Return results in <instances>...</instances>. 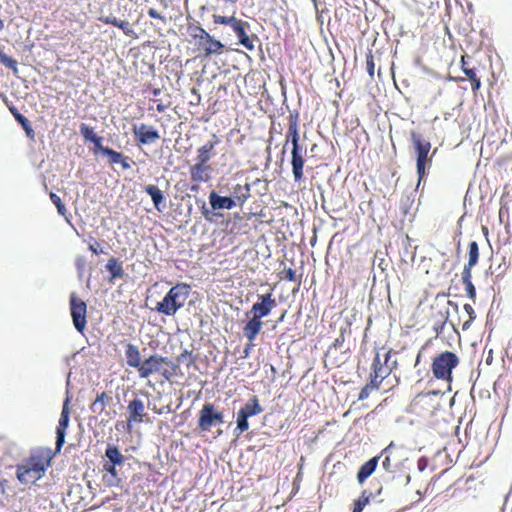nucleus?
Wrapping results in <instances>:
<instances>
[{
    "mask_svg": "<svg viewBox=\"0 0 512 512\" xmlns=\"http://www.w3.org/2000/svg\"><path fill=\"white\" fill-rule=\"evenodd\" d=\"M179 366L168 357L152 354L144 360L140 378H148L153 374L160 375L165 381H170L178 374Z\"/></svg>",
    "mask_w": 512,
    "mask_h": 512,
    "instance_id": "3",
    "label": "nucleus"
},
{
    "mask_svg": "<svg viewBox=\"0 0 512 512\" xmlns=\"http://www.w3.org/2000/svg\"><path fill=\"white\" fill-rule=\"evenodd\" d=\"M169 107V105L163 104L162 102H159L156 106V110L159 113H163L166 111V109Z\"/></svg>",
    "mask_w": 512,
    "mask_h": 512,
    "instance_id": "57",
    "label": "nucleus"
},
{
    "mask_svg": "<svg viewBox=\"0 0 512 512\" xmlns=\"http://www.w3.org/2000/svg\"><path fill=\"white\" fill-rule=\"evenodd\" d=\"M99 247H100V244H99V242H98V241H96V240H94V242H93V243L89 244V250H90L92 253L96 254V255H98V254H100V253H103V251H102L101 249H99Z\"/></svg>",
    "mask_w": 512,
    "mask_h": 512,
    "instance_id": "50",
    "label": "nucleus"
},
{
    "mask_svg": "<svg viewBox=\"0 0 512 512\" xmlns=\"http://www.w3.org/2000/svg\"><path fill=\"white\" fill-rule=\"evenodd\" d=\"M289 126L286 133V144L291 142L292 148L301 147L299 143V114L298 112L290 113L289 115Z\"/></svg>",
    "mask_w": 512,
    "mask_h": 512,
    "instance_id": "21",
    "label": "nucleus"
},
{
    "mask_svg": "<svg viewBox=\"0 0 512 512\" xmlns=\"http://www.w3.org/2000/svg\"><path fill=\"white\" fill-rule=\"evenodd\" d=\"M80 132L85 140L92 142L100 150V147H102V137L98 136L92 127L83 123L80 126Z\"/></svg>",
    "mask_w": 512,
    "mask_h": 512,
    "instance_id": "31",
    "label": "nucleus"
},
{
    "mask_svg": "<svg viewBox=\"0 0 512 512\" xmlns=\"http://www.w3.org/2000/svg\"><path fill=\"white\" fill-rule=\"evenodd\" d=\"M349 332L350 333V328L347 326V327H342L340 329V335L334 340V342L329 346L328 350H327V353H326V356H329L330 354L334 353L335 351H337L338 349H340L344 342H345V334Z\"/></svg>",
    "mask_w": 512,
    "mask_h": 512,
    "instance_id": "37",
    "label": "nucleus"
},
{
    "mask_svg": "<svg viewBox=\"0 0 512 512\" xmlns=\"http://www.w3.org/2000/svg\"><path fill=\"white\" fill-rule=\"evenodd\" d=\"M117 466L114 464L106 463L103 464V471L107 473V475L103 476L104 483L109 487H118L121 484V478L119 477V473L117 471Z\"/></svg>",
    "mask_w": 512,
    "mask_h": 512,
    "instance_id": "26",
    "label": "nucleus"
},
{
    "mask_svg": "<svg viewBox=\"0 0 512 512\" xmlns=\"http://www.w3.org/2000/svg\"><path fill=\"white\" fill-rule=\"evenodd\" d=\"M152 93L156 97V96H158L161 93V89L160 88H153L152 89Z\"/></svg>",
    "mask_w": 512,
    "mask_h": 512,
    "instance_id": "59",
    "label": "nucleus"
},
{
    "mask_svg": "<svg viewBox=\"0 0 512 512\" xmlns=\"http://www.w3.org/2000/svg\"><path fill=\"white\" fill-rule=\"evenodd\" d=\"M132 133L138 145H148L160 139L159 132L151 125L141 123L133 125Z\"/></svg>",
    "mask_w": 512,
    "mask_h": 512,
    "instance_id": "13",
    "label": "nucleus"
},
{
    "mask_svg": "<svg viewBox=\"0 0 512 512\" xmlns=\"http://www.w3.org/2000/svg\"><path fill=\"white\" fill-rule=\"evenodd\" d=\"M285 313H286V312H284V313L281 315V317L279 318L278 322H282V321L284 320Z\"/></svg>",
    "mask_w": 512,
    "mask_h": 512,
    "instance_id": "63",
    "label": "nucleus"
},
{
    "mask_svg": "<svg viewBox=\"0 0 512 512\" xmlns=\"http://www.w3.org/2000/svg\"><path fill=\"white\" fill-rule=\"evenodd\" d=\"M0 62L7 68L11 69L15 75L18 74V63L15 59L6 55L0 50Z\"/></svg>",
    "mask_w": 512,
    "mask_h": 512,
    "instance_id": "41",
    "label": "nucleus"
},
{
    "mask_svg": "<svg viewBox=\"0 0 512 512\" xmlns=\"http://www.w3.org/2000/svg\"><path fill=\"white\" fill-rule=\"evenodd\" d=\"M106 463L121 466L124 464L126 458L121 453L119 448L115 445L109 444L105 450Z\"/></svg>",
    "mask_w": 512,
    "mask_h": 512,
    "instance_id": "29",
    "label": "nucleus"
},
{
    "mask_svg": "<svg viewBox=\"0 0 512 512\" xmlns=\"http://www.w3.org/2000/svg\"><path fill=\"white\" fill-rule=\"evenodd\" d=\"M105 267L106 270L110 273L111 281L116 278H122L124 276V269L122 263L114 257L108 259Z\"/></svg>",
    "mask_w": 512,
    "mask_h": 512,
    "instance_id": "30",
    "label": "nucleus"
},
{
    "mask_svg": "<svg viewBox=\"0 0 512 512\" xmlns=\"http://www.w3.org/2000/svg\"><path fill=\"white\" fill-rule=\"evenodd\" d=\"M410 139L416 154V168L418 174V185L426 175V166L432 162V157L437 149L434 150L432 155L429 156L431 150V143L425 139L422 134L416 131L410 132Z\"/></svg>",
    "mask_w": 512,
    "mask_h": 512,
    "instance_id": "5",
    "label": "nucleus"
},
{
    "mask_svg": "<svg viewBox=\"0 0 512 512\" xmlns=\"http://www.w3.org/2000/svg\"><path fill=\"white\" fill-rule=\"evenodd\" d=\"M125 358L127 365L137 369L138 374H140L144 366V361L141 360L139 347L132 343H128L125 347Z\"/></svg>",
    "mask_w": 512,
    "mask_h": 512,
    "instance_id": "22",
    "label": "nucleus"
},
{
    "mask_svg": "<svg viewBox=\"0 0 512 512\" xmlns=\"http://www.w3.org/2000/svg\"><path fill=\"white\" fill-rule=\"evenodd\" d=\"M56 208H57L58 213L61 216L65 217L66 220H68V216H70V214L67 212L65 205L63 203H61L60 205H57Z\"/></svg>",
    "mask_w": 512,
    "mask_h": 512,
    "instance_id": "52",
    "label": "nucleus"
},
{
    "mask_svg": "<svg viewBox=\"0 0 512 512\" xmlns=\"http://www.w3.org/2000/svg\"><path fill=\"white\" fill-rule=\"evenodd\" d=\"M127 411L128 426L144 422L145 417L147 416L144 402L139 398H134L128 402Z\"/></svg>",
    "mask_w": 512,
    "mask_h": 512,
    "instance_id": "14",
    "label": "nucleus"
},
{
    "mask_svg": "<svg viewBox=\"0 0 512 512\" xmlns=\"http://www.w3.org/2000/svg\"><path fill=\"white\" fill-rule=\"evenodd\" d=\"M380 386L376 383H373V380L369 378V382L361 389L358 399L364 400L369 397L372 390L379 389Z\"/></svg>",
    "mask_w": 512,
    "mask_h": 512,
    "instance_id": "45",
    "label": "nucleus"
},
{
    "mask_svg": "<svg viewBox=\"0 0 512 512\" xmlns=\"http://www.w3.org/2000/svg\"><path fill=\"white\" fill-rule=\"evenodd\" d=\"M98 20L104 24L112 25L121 29L128 37L137 38V34L133 29V26L128 21L120 20L113 15L100 16Z\"/></svg>",
    "mask_w": 512,
    "mask_h": 512,
    "instance_id": "23",
    "label": "nucleus"
},
{
    "mask_svg": "<svg viewBox=\"0 0 512 512\" xmlns=\"http://www.w3.org/2000/svg\"><path fill=\"white\" fill-rule=\"evenodd\" d=\"M462 282L465 286V291H466L467 297H469L472 300H475L476 299V288H475L474 284L472 283V271L463 269Z\"/></svg>",
    "mask_w": 512,
    "mask_h": 512,
    "instance_id": "33",
    "label": "nucleus"
},
{
    "mask_svg": "<svg viewBox=\"0 0 512 512\" xmlns=\"http://www.w3.org/2000/svg\"><path fill=\"white\" fill-rule=\"evenodd\" d=\"M190 286L186 283H177L173 286L162 301L157 303L155 310L166 316H173L184 307L189 297Z\"/></svg>",
    "mask_w": 512,
    "mask_h": 512,
    "instance_id": "4",
    "label": "nucleus"
},
{
    "mask_svg": "<svg viewBox=\"0 0 512 512\" xmlns=\"http://www.w3.org/2000/svg\"><path fill=\"white\" fill-rule=\"evenodd\" d=\"M113 403V398L108 392H101L96 396V399L91 404V410L94 413L102 414L105 412L107 406Z\"/></svg>",
    "mask_w": 512,
    "mask_h": 512,
    "instance_id": "28",
    "label": "nucleus"
},
{
    "mask_svg": "<svg viewBox=\"0 0 512 512\" xmlns=\"http://www.w3.org/2000/svg\"><path fill=\"white\" fill-rule=\"evenodd\" d=\"M394 353L392 349L385 350L383 355L379 351L376 353L369 376L373 383L381 386V383L397 368V361H391V356Z\"/></svg>",
    "mask_w": 512,
    "mask_h": 512,
    "instance_id": "7",
    "label": "nucleus"
},
{
    "mask_svg": "<svg viewBox=\"0 0 512 512\" xmlns=\"http://www.w3.org/2000/svg\"><path fill=\"white\" fill-rule=\"evenodd\" d=\"M195 45L197 50L200 52V55L204 58H209L212 55H220L225 49L224 44L220 40L215 39L209 33L205 34L202 39L195 43Z\"/></svg>",
    "mask_w": 512,
    "mask_h": 512,
    "instance_id": "12",
    "label": "nucleus"
},
{
    "mask_svg": "<svg viewBox=\"0 0 512 512\" xmlns=\"http://www.w3.org/2000/svg\"><path fill=\"white\" fill-rule=\"evenodd\" d=\"M144 191L151 197L157 210H160V204L164 202L163 192L155 185H147Z\"/></svg>",
    "mask_w": 512,
    "mask_h": 512,
    "instance_id": "32",
    "label": "nucleus"
},
{
    "mask_svg": "<svg viewBox=\"0 0 512 512\" xmlns=\"http://www.w3.org/2000/svg\"><path fill=\"white\" fill-rule=\"evenodd\" d=\"M479 247L476 241L469 243L468 263L464 266V270L472 271V268L478 263Z\"/></svg>",
    "mask_w": 512,
    "mask_h": 512,
    "instance_id": "34",
    "label": "nucleus"
},
{
    "mask_svg": "<svg viewBox=\"0 0 512 512\" xmlns=\"http://www.w3.org/2000/svg\"><path fill=\"white\" fill-rule=\"evenodd\" d=\"M215 24L229 25L231 28L238 21L235 16H222L219 14L212 15Z\"/></svg>",
    "mask_w": 512,
    "mask_h": 512,
    "instance_id": "44",
    "label": "nucleus"
},
{
    "mask_svg": "<svg viewBox=\"0 0 512 512\" xmlns=\"http://www.w3.org/2000/svg\"><path fill=\"white\" fill-rule=\"evenodd\" d=\"M255 339L256 338H253L252 340H248L249 343L244 348V351H243L244 355H243V357H248L249 356L250 351H251V349L254 346Z\"/></svg>",
    "mask_w": 512,
    "mask_h": 512,
    "instance_id": "53",
    "label": "nucleus"
},
{
    "mask_svg": "<svg viewBox=\"0 0 512 512\" xmlns=\"http://www.w3.org/2000/svg\"><path fill=\"white\" fill-rule=\"evenodd\" d=\"M263 411L256 396H253L237 413V429L240 433L249 429L248 418Z\"/></svg>",
    "mask_w": 512,
    "mask_h": 512,
    "instance_id": "11",
    "label": "nucleus"
},
{
    "mask_svg": "<svg viewBox=\"0 0 512 512\" xmlns=\"http://www.w3.org/2000/svg\"><path fill=\"white\" fill-rule=\"evenodd\" d=\"M249 28L250 25L247 21L238 19V21L233 25L232 30L236 34L239 43L243 45L247 50L253 51L255 45L253 39L247 34V30Z\"/></svg>",
    "mask_w": 512,
    "mask_h": 512,
    "instance_id": "20",
    "label": "nucleus"
},
{
    "mask_svg": "<svg viewBox=\"0 0 512 512\" xmlns=\"http://www.w3.org/2000/svg\"><path fill=\"white\" fill-rule=\"evenodd\" d=\"M448 304H449L450 306H453L455 310H458V305H457L456 303H454V302H452V301H448Z\"/></svg>",
    "mask_w": 512,
    "mask_h": 512,
    "instance_id": "60",
    "label": "nucleus"
},
{
    "mask_svg": "<svg viewBox=\"0 0 512 512\" xmlns=\"http://www.w3.org/2000/svg\"><path fill=\"white\" fill-rule=\"evenodd\" d=\"M212 167L211 165H203L194 163L189 168L190 179L196 185L192 186V190L198 189L199 183L208 182L211 179Z\"/></svg>",
    "mask_w": 512,
    "mask_h": 512,
    "instance_id": "18",
    "label": "nucleus"
},
{
    "mask_svg": "<svg viewBox=\"0 0 512 512\" xmlns=\"http://www.w3.org/2000/svg\"><path fill=\"white\" fill-rule=\"evenodd\" d=\"M188 32H189L190 37L195 41V43L198 40L202 39L204 37V35L208 33L200 25H189Z\"/></svg>",
    "mask_w": 512,
    "mask_h": 512,
    "instance_id": "42",
    "label": "nucleus"
},
{
    "mask_svg": "<svg viewBox=\"0 0 512 512\" xmlns=\"http://www.w3.org/2000/svg\"><path fill=\"white\" fill-rule=\"evenodd\" d=\"M441 407V395L438 391L418 394L411 403V411L420 417H430Z\"/></svg>",
    "mask_w": 512,
    "mask_h": 512,
    "instance_id": "8",
    "label": "nucleus"
},
{
    "mask_svg": "<svg viewBox=\"0 0 512 512\" xmlns=\"http://www.w3.org/2000/svg\"><path fill=\"white\" fill-rule=\"evenodd\" d=\"M276 305V299L271 292L258 295V301L246 312V316L249 317V320L243 327V333L248 340L257 337L264 324L262 318L268 316Z\"/></svg>",
    "mask_w": 512,
    "mask_h": 512,
    "instance_id": "2",
    "label": "nucleus"
},
{
    "mask_svg": "<svg viewBox=\"0 0 512 512\" xmlns=\"http://www.w3.org/2000/svg\"><path fill=\"white\" fill-rule=\"evenodd\" d=\"M70 314L75 329L83 334L87 325V305L74 292L70 295Z\"/></svg>",
    "mask_w": 512,
    "mask_h": 512,
    "instance_id": "10",
    "label": "nucleus"
},
{
    "mask_svg": "<svg viewBox=\"0 0 512 512\" xmlns=\"http://www.w3.org/2000/svg\"><path fill=\"white\" fill-rule=\"evenodd\" d=\"M461 68H462V71L465 73V69H471L468 65H467V62L465 60V57L462 56L461 58Z\"/></svg>",
    "mask_w": 512,
    "mask_h": 512,
    "instance_id": "58",
    "label": "nucleus"
},
{
    "mask_svg": "<svg viewBox=\"0 0 512 512\" xmlns=\"http://www.w3.org/2000/svg\"><path fill=\"white\" fill-rule=\"evenodd\" d=\"M465 316H460V320H462V330L467 331L470 329L473 321L476 318V313L472 305L464 304L463 306Z\"/></svg>",
    "mask_w": 512,
    "mask_h": 512,
    "instance_id": "35",
    "label": "nucleus"
},
{
    "mask_svg": "<svg viewBox=\"0 0 512 512\" xmlns=\"http://www.w3.org/2000/svg\"><path fill=\"white\" fill-rule=\"evenodd\" d=\"M209 203L213 210H231L236 207L235 201L230 196H220L215 191L210 192Z\"/></svg>",
    "mask_w": 512,
    "mask_h": 512,
    "instance_id": "25",
    "label": "nucleus"
},
{
    "mask_svg": "<svg viewBox=\"0 0 512 512\" xmlns=\"http://www.w3.org/2000/svg\"><path fill=\"white\" fill-rule=\"evenodd\" d=\"M420 357H421V353L419 352L418 355H417V358H416L415 365H417L420 362Z\"/></svg>",
    "mask_w": 512,
    "mask_h": 512,
    "instance_id": "62",
    "label": "nucleus"
},
{
    "mask_svg": "<svg viewBox=\"0 0 512 512\" xmlns=\"http://www.w3.org/2000/svg\"><path fill=\"white\" fill-rule=\"evenodd\" d=\"M129 160V157L122 155V160H120L119 164L122 166L123 169L130 168Z\"/></svg>",
    "mask_w": 512,
    "mask_h": 512,
    "instance_id": "55",
    "label": "nucleus"
},
{
    "mask_svg": "<svg viewBox=\"0 0 512 512\" xmlns=\"http://www.w3.org/2000/svg\"><path fill=\"white\" fill-rule=\"evenodd\" d=\"M464 74L471 81L472 91L476 93L481 87L480 77H478L476 70L474 68L465 69Z\"/></svg>",
    "mask_w": 512,
    "mask_h": 512,
    "instance_id": "39",
    "label": "nucleus"
},
{
    "mask_svg": "<svg viewBox=\"0 0 512 512\" xmlns=\"http://www.w3.org/2000/svg\"><path fill=\"white\" fill-rule=\"evenodd\" d=\"M371 492L364 490L358 499L354 501L352 512H362L365 506L370 502Z\"/></svg>",
    "mask_w": 512,
    "mask_h": 512,
    "instance_id": "38",
    "label": "nucleus"
},
{
    "mask_svg": "<svg viewBox=\"0 0 512 512\" xmlns=\"http://www.w3.org/2000/svg\"><path fill=\"white\" fill-rule=\"evenodd\" d=\"M69 398L63 404L60 419L56 428V451H60L65 442V433L69 425L70 411H69Z\"/></svg>",
    "mask_w": 512,
    "mask_h": 512,
    "instance_id": "17",
    "label": "nucleus"
},
{
    "mask_svg": "<svg viewBox=\"0 0 512 512\" xmlns=\"http://www.w3.org/2000/svg\"><path fill=\"white\" fill-rule=\"evenodd\" d=\"M54 454L50 448L37 447L16 466V477L22 484L35 483L50 467Z\"/></svg>",
    "mask_w": 512,
    "mask_h": 512,
    "instance_id": "1",
    "label": "nucleus"
},
{
    "mask_svg": "<svg viewBox=\"0 0 512 512\" xmlns=\"http://www.w3.org/2000/svg\"><path fill=\"white\" fill-rule=\"evenodd\" d=\"M395 447L394 443L391 442L382 452L380 455L374 456L371 459H369L367 462H365L358 470L357 473V481L360 484H363L365 480L370 477L373 472L376 470L379 459L382 455L390 452Z\"/></svg>",
    "mask_w": 512,
    "mask_h": 512,
    "instance_id": "16",
    "label": "nucleus"
},
{
    "mask_svg": "<svg viewBox=\"0 0 512 512\" xmlns=\"http://www.w3.org/2000/svg\"><path fill=\"white\" fill-rule=\"evenodd\" d=\"M458 355L452 351H444L437 354L432 361L431 371L437 380L451 383L453 380L452 372L459 365Z\"/></svg>",
    "mask_w": 512,
    "mask_h": 512,
    "instance_id": "6",
    "label": "nucleus"
},
{
    "mask_svg": "<svg viewBox=\"0 0 512 512\" xmlns=\"http://www.w3.org/2000/svg\"><path fill=\"white\" fill-rule=\"evenodd\" d=\"M49 197H50L51 202L55 206L60 205L62 203L61 198L54 192H50Z\"/></svg>",
    "mask_w": 512,
    "mask_h": 512,
    "instance_id": "54",
    "label": "nucleus"
},
{
    "mask_svg": "<svg viewBox=\"0 0 512 512\" xmlns=\"http://www.w3.org/2000/svg\"><path fill=\"white\" fill-rule=\"evenodd\" d=\"M220 143V139L216 134H213L211 139L204 143L197 149L196 162L198 164L210 165L209 161L214 156L215 147Z\"/></svg>",
    "mask_w": 512,
    "mask_h": 512,
    "instance_id": "19",
    "label": "nucleus"
},
{
    "mask_svg": "<svg viewBox=\"0 0 512 512\" xmlns=\"http://www.w3.org/2000/svg\"><path fill=\"white\" fill-rule=\"evenodd\" d=\"M306 149L301 147L292 148L291 150V165H292V173L295 182H300L304 177V164Z\"/></svg>",
    "mask_w": 512,
    "mask_h": 512,
    "instance_id": "15",
    "label": "nucleus"
},
{
    "mask_svg": "<svg viewBox=\"0 0 512 512\" xmlns=\"http://www.w3.org/2000/svg\"><path fill=\"white\" fill-rule=\"evenodd\" d=\"M366 68L369 76L371 78H374V71H375V63H374V57L371 51H369L366 55Z\"/></svg>",
    "mask_w": 512,
    "mask_h": 512,
    "instance_id": "47",
    "label": "nucleus"
},
{
    "mask_svg": "<svg viewBox=\"0 0 512 512\" xmlns=\"http://www.w3.org/2000/svg\"><path fill=\"white\" fill-rule=\"evenodd\" d=\"M11 112L17 122L22 126V128L25 130L27 136L30 138H34V130L31 126L30 121L21 113H19L16 109H11Z\"/></svg>",
    "mask_w": 512,
    "mask_h": 512,
    "instance_id": "36",
    "label": "nucleus"
},
{
    "mask_svg": "<svg viewBox=\"0 0 512 512\" xmlns=\"http://www.w3.org/2000/svg\"><path fill=\"white\" fill-rule=\"evenodd\" d=\"M100 151L109 157V162L111 164H119L120 160H122L123 154L113 150L112 148L102 146L100 147Z\"/></svg>",
    "mask_w": 512,
    "mask_h": 512,
    "instance_id": "40",
    "label": "nucleus"
},
{
    "mask_svg": "<svg viewBox=\"0 0 512 512\" xmlns=\"http://www.w3.org/2000/svg\"><path fill=\"white\" fill-rule=\"evenodd\" d=\"M148 16L152 19H159L161 20L163 23H166L167 22V19L165 16L161 15L156 9L154 8H150L148 10Z\"/></svg>",
    "mask_w": 512,
    "mask_h": 512,
    "instance_id": "49",
    "label": "nucleus"
},
{
    "mask_svg": "<svg viewBox=\"0 0 512 512\" xmlns=\"http://www.w3.org/2000/svg\"><path fill=\"white\" fill-rule=\"evenodd\" d=\"M312 1L314 4V7H315L316 14H317V19L322 23L323 22V20H322L323 14L328 13V10L325 7V5H322L318 0H312Z\"/></svg>",
    "mask_w": 512,
    "mask_h": 512,
    "instance_id": "48",
    "label": "nucleus"
},
{
    "mask_svg": "<svg viewBox=\"0 0 512 512\" xmlns=\"http://www.w3.org/2000/svg\"><path fill=\"white\" fill-rule=\"evenodd\" d=\"M106 415L109 416L110 418H113L116 415V411H113L112 414L110 412H106Z\"/></svg>",
    "mask_w": 512,
    "mask_h": 512,
    "instance_id": "61",
    "label": "nucleus"
},
{
    "mask_svg": "<svg viewBox=\"0 0 512 512\" xmlns=\"http://www.w3.org/2000/svg\"><path fill=\"white\" fill-rule=\"evenodd\" d=\"M281 278L291 282H297L298 287L301 284V278L297 277L296 271L292 268H286L281 272Z\"/></svg>",
    "mask_w": 512,
    "mask_h": 512,
    "instance_id": "46",
    "label": "nucleus"
},
{
    "mask_svg": "<svg viewBox=\"0 0 512 512\" xmlns=\"http://www.w3.org/2000/svg\"><path fill=\"white\" fill-rule=\"evenodd\" d=\"M4 28V22L2 19H0V31Z\"/></svg>",
    "mask_w": 512,
    "mask_h": 512,
    "instance_id": "64",
    "label": "nucleus"
},
{
    "mask_svg": "<svg viewBox=\"0 0 512 512\" xmlns=\"http://www.w3.org/2000/svg\"><path fill=\"white\" fill-rule=\"evenodd\" d=\"M196 362V358L192 355L191 351L184 350L180 355L177 356V363H185L186 367L189 368L194 365Z\"/></svg>",
    "mask_w": 512,
    "mask_h": 512,
    "instance_id": "43",
    "label": "nucleus"
},
{
    "mask_svg": "<svg viewBox=\"0 0 512 512\" xmlns=\"http://www.w3.org/2000/svg\"><path fill=\"white\" fill-rule=\"evenodd\" d=\"M505 217L508 219V217H509V210H508L507 207H503L502 206L499 209V220H500L501 223H504V218Z\"/></svg>",
    "mask_w": 512,
    "mask_h": 512,
    "instance_id": "51",
    "label": "nucleus"
},
{
    "mask_svg": "<svg viewBox=\"0 0 512 512\" xmlns=\"http://www.w3.org/2000/svg\"><path fill=\"white\" fill-rule=\"evenodd\" d=\"M251 196V186L248 183L235 184L231 189V199L235 201L236 206L242 207L244 203L250 198Z\"/></svg>",
    "mask_w": 512,
    "mask_h": 512,
    "instance_id": "24",
    "label": "nucleus"
},
{
    "mask_svg": "<svg viewBox=\"0 0 512 512\" xmlns=\"http://www.w3.org/2000/svg\"><path fill=\"white\" fill-rule=\"evenodd\" d=\"M224 422V415L217 410L214 404L205 403L199 411L198 428L201 432H208L214 425Z\"/></svg>",
    "mask_w": 512,
    "mask_h": 512,
    "instance_id": "9",
    "label": "nucleus"
},
{
    "mask_svg": "<svg viewBox=\"0 0 512 512\" xmlns=\"http://www.w3.org/2000/svg\"><path fill=\"white\" fill-rule=\"evenodd\" d=\"M436 0H404L405 6L413 13L424 15L432 7Z\"/></svg>",
    "mask_w": 512,
    "mask_h": 512,
    "instance_id": "27",
    "label": "nucleus"
},
{
    "mask_svg": "<svg viewBox=\"0 0 512 512\" xmlns=\"http://www.w3.org/2000/svg\"><path fill=\"white\" fill-rule=\"evenodd\" d=\"M382 466L383 468L386 470V471H390L391 470V461H390V457L389 456H386L382 462Z\"/></svg>",
    "mask_w": 512,
    "mask_h": 512,
    "instance_id": "56",
    "label": "nucleus"
}]
</instances>
